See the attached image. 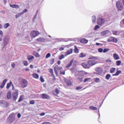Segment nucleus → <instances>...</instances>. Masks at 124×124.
<instances>
[{
	"label": "nucleus",
	"instance_id": "c85d7f7f",
	"mask_svg": "<svg viewBox=\"0 0 124 124\" xmlns=\"http://www.w3.org/2000/svg\"><path fill=\"white\" fill-rule=\"evenodd\" d=\"M23 15V13H18L16 15L15 17L16 18H18L19 17H20L21 15Z\"/></svg>",
	"mask_w": 124,
	"mask_h": 124
},
{
	"label": "nucleus",
	"instance_id": "393cba45",
	"mask_svg": "<svg viewBox=\"0 0 124 124\" xmlns=\"http://www.w3.org/2000/svg\"><path fill=\"white\" fill-rule=\"evenodd\" d=\"M70 70L71 72L73 73H75L76 72L77 70L75 68L73 67L70 69Z\"/></svg>",
	"mask_w": 124,
	"mask_h": 124
},
{
	"label": "nucleus",
	"instance_id": "b1692460",
	"mask_svg": "<svg viewBox=\"0 0 124 124\" xmlns=\"http://www.w3.org/2000/svg\"><path fill=\"white\" fill-rule=\"evenodd\" d=\"M80 73L81 74V75L83 76L87 74H88V75H90V74L89 73H88L87 72L83 71H80Z\"/></svg>",
	"mask_w": 124,
	"mask_h": 124
},
{
	"label": "nucleus",
	"instance_id": "cd10ccee",
	"mask_svg": "<svg viewBox=\"0 0 124 124\" xmlns=\"http://www.w3.org/2000/svg\"><path fill=\"white\" fill-rule=\"evenodd\" d=\"M12 84V82L10 81L9 83H8L7 84V86H6V88L7 89H8L9 88L10 86Z\"/></svg>",
	"mask_w": 124,
	"mask_h": 124
},
{
	"label": "nucleus",
	"instance_id": "dca6fc26",
	"mask_svg": "<svg viewBox=\"0 0 124 124\" xmlns=\"http://www.w3.org/2000/svg\"><path fill=\"white\" fill-rule=\"evenodd\" d=\"M36 40L40 42H43L45 41V39L43 38H40L36 39Z\"/></svg>",
	"mask_w": 124,
	"mask_h": 124
},
{
	"label": "nucleus",
	"instance_id": "f03ea898",
	"mask_svg": "<svg viewBox=\"0 0 124 124\" xmlns=\"http://www.w3.org/2000/svg\"><path fill=\"white\" fill-rule=\"evenodd\" d=\"M116 7L117 9L119 11L122 10L124 8L123 6L120 1L116 2Z\"/></svg>",
	"mask_w": 124,
	"mask_h": 124
},
{
	"label": "nucleus",
	"instance_id": "5fc2aeb1",
	"mask_svg": "<svg viewBox=\"0 0 124 124\" xmlns=\"http://www.w3.org/2000/svg\"><path fill=\"white\" fill-rule=\"evenodd\" d=\"M28 11V10L27 9H25L24 10H23L22 12V13H23V14H24V13H26Z\"/></svg>",
	"mask_w": 124,
	"mask_h": 124
},
{
	"label": "nucleus",
	"instance_id": "79ce46f5",
	"mask_svg": "<svg viewBox=\"0 0 124 124\" xmlns=\"http://www.w3.org/2000/svg\"><path fill=\"white\" fill-rule=\"evenodd\" d=\"M23 63L25 66H27L28 64V63L27 61H23Z\"/></svg>",
	"mask_w": 124,
	"mask_h": 124
},
{
	"label": "nucleus",
	"instance_id": "603ef678",
	"mask_svg": "<svg viewBox=\"0 0 124 124\" xmlns=\"http://www.w3.org/2000/svg\"><path fill=\"white\" fill-rule=\"evenodd\" d=\"M73 62V60H71L70 62L68 64H69V65L70 66L72 65V63Z\"/></svg>",
	"mask_w": 124,
	"mask_h": 124
},
{
	"label": "nucleus",
	"instance_id": "f3484780",
	"mask_svg": "<svg viewBox=\"0 0 124 124\" xmlns=\"http://www.w3.org/2000/svg\"><path fill=\"white\" fill-rule=\"evenodd\" d=\"M80 42L82 43H86L88 42V40L82 38L80 40Z\"/></svg>",
	"mask_w": 124,
	"mask_h": 124
},
{
	"label": "nucleus",
	"instance_id": "864d4df0",
	"mask_svg": "<svg viewBox=\"0 0 124 124\" xmlns=\"http://www.w3.org/2000/svg\"><path fill=\"white\" fill-rule=\"evenodd\" d=\"M98 50L99 52L100 53H101L103 51V49L102 48H100L98 49Z\"/></svg>",
	"mask_w": 124,
	"mask_h": 124
},
{
	"label": "nucleus",
	"instance_id": "49530a36",
	"mask_svg": "<svg viewBox=\"0 0 124 124\" xmlns=\"http://www.w3.org/2000/svg\"><path fill=\"white\" fill-rule=\"evenodd\" d=\"M51 56V54L50 53H48L46 55V58H48L50 57Z\"/></svg>",
	"mask_w": 124,
	"mask_h": 124
},
{
	"label": "nucleus",
	"instance_id": "f8f14e48",
	"mask_svg": "<svg viewBox=\"0 0 124 124\" xmlns=\"http://www.w3.org/2000/svg\"><path fill=\"white\" fill-rule=\"evenodd\" d=\"M41 97L43 99H48L49 97L48 94H42L41 95Z\"/></svg>",
	"mask_w": 124,
	"mask_h": 124
},
{
	"label": "nucleus",
	"instance_id": "9d476101",
	"mask_svg": "<svg viewBox=\"0 0 124 124\" xmlns=\"http://www.w3.org/2000/svg\"><path fill=\"white\" fill-rule=\"evenodd\" d=\"M90 66V67L91 66L97 63V62L96 61L90 60L88 61Z\"/></svg>",
	"mask_w": 124,
	"mask_h": 124
},
{
	"label": "nucleus",
	"instance_id": "13d9d810",
	"mask_svg": "<svg viewBox=\"0 0 124 124\" xmlns=\"http://www.w3.org/2000/svg\"><path fill=\"white\" fill-rule=\"evenodd\" d=\"M11 66L12 67L14 68L15 66V63H13L11 64Z\"/></svg>",
	"mask_w": 124,
	"mask_h": 124
},
{
	"label": "nucleus",
	"instance_id": "4d7b16f0",
	"mask_svg": "<svg viewBox=\"0 0 124 124\" xmlns=\"http://www.w3.org/2000/svg\"><path fill=\"white\" fill-rule=\"evenodd\" d=\"M90 78H86L84 80V82L85 83L88 80H89Z\"/></svg>",
	"mask_w": 124,
	"mask_h": 124
},
{
	"label": "nucleus",
	"instance_id": "ddd939ff",
	"mask_svg": "<svg viewBox=\"0 0 124 124\" xmlns=\"http://www.w3.org/2000/svg\"><path fill=\"white\" fill-rule=\"evenodd\" d=\"M27 81L25 80L24 79L22 80V85L23 87H26L27 85Z\"/></svg>",
	"mask_w": 124,
	"mask_h": 124
},
{
	"label": "nucleus",
	"instance_id": "72a5a7b5",
	"mask_svg": "<svg viewBox=\"0 0 124 124\" xmlns=\"http://www.w3.org/2000/svg\"><path fill=\"white\" fill-rule=\"evenodd\" d=\"M121 73V70H118L117 71L116 73L113 75V76H117L120 73Z\"/></svg>",
	"mask_w": 124,
	"mask_h": 124
},
{
	"label": "nucleus",
	"instance_id": "5701e85b",
	"mask_svg": "<svg viewBox=\"0 0 124 124\" xmlns=\"http://www.w3.org/2000/svg\"><path fill=\"white\" fill-rule=\"evenodd\" d=\"M95 70L98 73H101L102 71V69L100 67H98L95 69Z\"/></svg>",
	"mask_w": 124,
	"mask_h": 124
},
{
	"label": "nucleus",
	"instance_id": "c756f323",
	"mask_svg": "<svg viewBox=\"0 0 124 124\" xmlns=\"http://www.w3.org/2000/svg\"><path fill=\"white\" fill-rule=\"evenodd\" d=\"M89 108H90L93 110H97V108L95 107H94L93 106H91L89 107Z\"/></svg>",
	"mask_w": 124,
	"mask_h": 124
},
{
	"label": "nucleus",
	"instance_id": "338daca9",
	"mask_svg": "<svg viewBox=\"0 0 124 124\" xmlns=\"http://www.w3.org/2000/svg\"><path fill=\"white\" fill-rule=\"evenodd\" d=\"M17 116L18 118H20L21 116V115L19 113L17 114Z\"/></svg>",
	"mask_w": 124,
	"mask_h": 124
},
{
	"label": "nucleus",
	"instance_id": "f257e3e1",
	"mask_svg": "<svg viewBox=\"0 0 124 124\" xmlns=\"http://www.w3.org/2000/svg\"><path fill=\"white\" fill-rule=\"evenodd\" d=\"M15 118V117L13 113H12L10 114L8 118L7 121L9 124L12 122Z\"/></svg>",
	"mask_w": 124,
	"mask_h": 124
},
{
	"label": "nucleus",
	"instance_id": "3c124183",
	"mask_svg": "<svg viewBox=\"0 0 124 124\" xmlns=\"http://www.w3.org/2000/svg\"><path fill=\"white\" fill-rule=\"evenodd\" d=\"M100 26H99L98 25H96L95 26L94 28V29L95 30H96L99 28H100Z\"/></svg>",
	"mask_w": 124,
	"mask_h": 124
},
{
	"label": "nucleus",
	"instance_id": "c03bdc74",
	"mask_svg": "<svg viewBox=\"0 0 124 124\" xmlns=\"http://www.w3.org/2000/svg\"><path fill=\"white\" fill-rule=\"evenodd\" d=\"M33 78H39V77L38 75L36 73L33 74Z\"/></svg>",
	"mask_w": 124,
	"mask_h": 124
},
{
	"label": "nucleus",
	"instance_id": "6e6552de",
	"mask_svg": "<svg viewBox=\"0 0 124 124\" xmlns=\"http://www.w3.org/2000/svg\"><path fill=\"white\" fill-rule=\"evenodd\" d=\"M39 34V33L37 31H31V37H34L37 36Z\"/></svg>",
	"mask_w": 124,
	"mask_h": 124
},
{
	"label": "nucleus",
	"instance_id": "7ed1b4c3",
	"mask_svg": "<svg viewBox=\"0 0 124 124\" xmlns=\"http://www.w3.org/2000/svg\"><path fill=\"white\" fill-rule=\"evenodd\" d=\"M62 67L56 65L54 68V71L56 76H57L58 75V71L62 70Z\"/></svg>",
	"mask_w": 124,
	"mask_h": 124
},
{
	"label": "nucleus",
	"instance_id": "a18cd8bd",
	"mask_svg": "<svg viewBox=\"0 0 124 124\" xmlns=\"http://www.w3.org/2000/svg\"><path fill=\"white\" fill-rule=\"evenodd\" d=\"M118 31H112L113 34L116 35H117Z\"/></svg>",
	"mask_w": 124,
	"mask_h": 124
},
{
	"label": "nucleus",
	"instance_id": "bb28decb",
	"mask_svg": "<svg viewBox=\"0 0 124 124\" xmlns=\"http://www.w3.org/2000/svg\"><path fill=\"white\" fill-rule=\"evenodd\" d=\"M74 47L75 48L74 49V53L76 54L78 53L79 52L78 49L77 48V46H75Z\"/></svg>",
	"mask_w": 124,
	"mask_h": 124
},
{
	"label": "nucleus",
	"instance_id": "680f3d73",
	"mask_svg": "<svg viewBox=\"0 0 124 124\" xmlns=\"http://www.w3.org/2000/svg\"><path fill=\"white\" fill-rule=\"evenodd\" d=\"M2 92L1 91L0 92V99H1L2 97Z\"/></svg>",
	"mask_w": 124,
	"mask_h": 124
},
{
	"label": "nucleus",
	"instance_id": "f704fd0d",
	"mask_svg": "<svg viewBox=\"0 0 124 124\" xmlns=\"http://www.w3.org/2000/svg\"><path fill=\"white\" fill-rule=\"evenodd\" d=\"M55 62V59L54 58H52L51 59L50 61V64H53Z\"/></svg>",
	"mask_w": 124,
	"mask_h": 124
},
{
	"label": "nucleus",
	"instance_id": "c9c22d12",
	"mask_svg": "<svg viewBox=\"0 0 124 124\" xmlns=\"http://www.w3.org/2000/svg\"><path fill=\"white\" fill-rule=\"evenodd\" d=\"M80 72V71H79L78 70L75 73V75L76 76L79 75H81Z\"/></svg>",
	"mask_w": 124,
	"mask_h": 124
},
{
	"label": "nucleus",
	"instance_id": "1a4fd4ad",
	"mask_svg": "<svg viewBox=\"0 0 124 124\" xmlns=\"http://www.w3.org/2000/svg\"><path fill=\"white\" fill-rule=\"evenodd\" d=\"M18 95V94L16 92H15L13 93L12 94V99L15 101L17 99Z\"/></svg>",
	"mask_w": 124,
	"mask_h": 124
},
{
	"label": "nucleus",
	"instance_id": "0eeeda50",
	"mask_svg": "<svg viewBox=\"0 0 124 124\" xmlns=\"http://www.w3.org/2000/svg\"><path fill=\"white\" fill-rule=\"evenodd\" d=\"M81 65L85 68H89L90 67L88 61L87 62H84L82 63Z\"/></svg>",
	"mask_w": 124,
	"mask_h": 124
},
{
	"label": "nucleus",
	"instance_id": "e2e57ef3",
	"mask_svg": "<svg viewBox=\"0 0 124 124\" xmlns=\"http://www.w3.org/2000/svg\"><path fill=\"white\" fill-rule=\"evenodd\" d=\"M42 124H50L49 122H44L42 123Z\"/></svg>",
	"mask_w": 124,
	"mask_h": 124
},
{
	"label": "nucleus",
	"instance_id": "a19ab883",
	"mask_svg": "<svg viewBox=\"0 0 124 124\" xmlns=\"http://www.w3.org/2000/svg\"><path fill=\"white\" fill-rule=\"evenodd\" d=\"M79 56L80 57H84L85 56V55L83 53H82L80 54Z\"/></svg>",
	"mask_w": 124,
	"mask_h": 124
},
{
	"label": "nucleus",
	"instance_id": "a878e982",
	"mask_svg": "<svg viewBox=\"0 0 124 124\" xmlns=\"http://www.w3.org/2000/svg\"><path fill=\"white\" fill-rule=\"evenodd\" d=\"M71 46V44H70L67 46H65L64 45H63L62 46L64 47H61L59 49V50L60 51H62L64 49L65 47H69L68 46Z\"/></svg>",
	"mask_w": 124,
	"mask_h": 124
},
{
	"label": "nucleus",
	"instance_id": "37998d69",
	"mask_svg": "<svg viewBox=\"0 0 124 124\" xmlns=\"http://www.w3.org/2000/svg\"><path fill=\"white\" fill-rule=\"evenodd\" d=\"M60 74L64 75L65 74V71L62 70H60Z\"/></svg>",
	"mask_w": 124,
	"mask_h": 124
},
{
	"label": "nucleus",
	"instance_id": "4c0bfd02",
	"mask_svg": "<svg viewBox=\"0 0 124 124\" xmlns=\"http://www.w3.org/2000/svg\"><path fill=\"white\" fill-rule=\"evenodd\" d=\"M9 26V23H7L5 24L4 25V28H7Z\"/></svg>",
	"mask_w": 124,
	"mask_h": 124
},
{
	"label": "nucleus",
	"instance_id": "6e6d98bb",
	"mask_svg": "<svg viewBox=\"0 0 124 124\" xmlns=\"http://www.w3.org/2000/svg\"><path fill=\"white\" fill-rule=\"evenodd\" d=\"M37 16V14H35L34 16L33 19V22H34L35 21V20Z\"/></svg>",
	"mask_w": 124,
	"mask_h": 124
},
{
	"label": "nucleus",
	"instance_id": "ea45409f",
	"mask_svg": "<svg viewBox=\"0 0 124 124\" xmlns=\"http://www.w3.org/2000/svg\"><path fill=\"white\" fill-rule=\"evenodd\" d=\"M65 57L64 56L63 54H62L60 56L59 58V59L60 60H61L62 59L64 58Z\"/></svg>",
	"mask_w": 124,
	"mask_h": 124
},
{
	"label": "nucleus",
	"instance_id": "412c9836",
	"mask_svg": "<svg viewBox=\"0 0 124 124\" xmlns=\"http://www.w3.org/2000/svg\"><path fill=\"white\" fill-rule=\"evenodd\" d=\"M73 49L70 48L66 52V54L68 55L71 54L73 52Z\"/></svg>",
	"mask_w": 124,
	"mask_h": 124
},
{
	"label": "nucleus",
	"instance_id": "69168bd1",
	"mask_svg": "<svg viewBox=\"0 0 124 124\" xmlns=\"http://www.w3.org/2000/svg\"><path fill=\"white\" fill-rule=\"evenodd\" d=\"M8 43V42H5L4 43V47H5V46H6Z\"/></svg>",
	"mask_w": 124,
	"mask_h": 124
},
{
	"label": "nucleus",
	"instance_id": "de8ad7c7",
	"mask_svg": "<svg viewBox=\"0 0 124 124\" xmlns=\"http://www.w3.org/2000/svg\"><path fill=\"white\" fill-rule=\"evenodd\" d=\"M94 80L97 82H99L100 81V79L99 78H96L94 79Z\"/></svg>",
	"mask_w": 124,
	"mask_h": 124
},
{
	"label": "nucleus",
	"instance_id": "bf43d9fd",
	"mask_svg": "<svg viewBox=\"0 0 124 124\" xmlns=\"http://www.w3.org/2000/svg\"><path fill=\"white\" fill-rule=\"evenodd\" d=\"M82 88V87H78L76 88V89L77 90H79L81 89Z\"/></svg>",
	"mask_w": 124,
	"mask_h": 124
},
{
	"label": "nucleus",
	"instance_id": "052dcab7",
	"mask_svg": "<svg viewBox=\"0 0 124 124\" xmlns=\"http://www.w3.org/2000/svg\"><path fill=\"white\" fill-rule=\"evenodd\" d=\"M45 113L44 112H42L41 113L39 114V115L40 116H44L45 115Z\"/></svg>",
	"mask_w": 124,
	"mask_h": 124
},
{
	"label": "nucleus",
	"instance_id": "423d86ee",
	"mask_svg": "<svg viewBox=\"0 0 124 124\" xmlns=\"http://www.w3.org/2000/svg\"><path fill=\"white\" fill-rule=\"evenodd\" d=\"M108 41L109 42H113L116 43L117 41V39L113 37H109L108 39Z\"/></svg>",
	"mask_w": 124,
	"mask_h": 124
},
{
	"label": "nucleus",
	"instance_id": "0e129e2a",
	"mask_svg": "<svg viewBox=\"0 0 124 124\" xmlns=\"http://www.w3.org/2000/svg\"><path fill=\"white\" fill-rule=\"evenodd\" d=\"M40 80L41 82H43L44 81V80L43 79V78H40Z\"/></svg>",
	"mask_w": 124,
	"mask_h": 124
},
{
	"label": "nucleus",
	"instance_id": "2f4dec72",
	"mask_svg": "<svg viewBox=\"0 0 124 124\" xmlns=\"http://www.w3.org/2000/svg\"><path fill=\"white\" fill-rule=\"evenodd\" d=\"M33 54L36 57H39L40 56V55L39 53L37 52H33Z\"/></svg>",
	"mask_w": 124,
	"mask_h": 124
},
{
	"label": "nucleus",
	"instance_id": "58836bf2",
	"mask_svg": "<svg viewBox=\"0 0 124 124\" xmlns=\"http://www.w3.org/2000/svg\"><path fill=\"white\" fill-rule=\"evenodd\" d=\"M116 70V68H111L110 70V72L111 73H113Z\"/></svg>",
	"mask_w": 124,
	"mask_h": 124
},
{
	"label": "nucleus",
	"instance_id": "6ab92c4d",
	"mask_svg": "<svg viewBox=\"0 0 124 124\" xmlns=\"http://www.w3.org/2000/svg\"><path fill=\"white\" fill-rule=\"evenodd\" d=\"M109 32V31L108 30H106L102 31L101 34L103 36H105L107 34H108Z\"/></svg>",
	"mask_w": 124,
	"mask_h": 124
},
{
	"label": "nucleus",
	"instance_id": "774afa93",
	"mask_svg": "<svg viewBox=\"0 0 124 124\" xmlns=\"http://www.w3.org/2000/svg\"><path fill=\"white\" fill-rule=\"evenodd\" d=\"M111 77V75L109 74H107L105 78H110Z\"/></svg>",
	"mask_w": 124,
	"mask_h": 124
},
{
	"label": "nucleus",
	"instance_id": "9b49d317",
	"mask_svg": "<svg viewBox=\"0 0 124 124\" xmlns=\"http://www.w3.org/2000/svg\"><path fill=\"white\" fill-rule=\"evenodd\" d=\"M64 80L66 83L67 85L70 86L72 85V83L71 81L67 79V78H65L64 79Z\"/></svg>",
	"mask_w": 124,
	"mask_h": 124
},
{
	"label": "nucleus",
	"instance_id": "20e7f679",
	"mask_svg": "<svg viewBox=\"0 0 124 124\" xmlns=\"http://www.w3.org/2000/svg\"><path fill=\"white\" fill-rule=\"evenodd\" d=\"M97 24L100 25H102L104 24L105 22V20L103 18H99L97 20Z\"/></svg>",
	"mask_w": 124,
	"mask_h": 124
},
{
	"label": "nucleus",
	"instance_id": "aec40b11",
	"mask_svg": "<svg viewBox=\"0 0 124 124\" xmlns=\"http://www.w3.org/2000/svg\"><path fill=\"white\" fill-rule=\"evenodd\" d=\"M10 7L13 8H19V5L16 4L11 5L10 4Z\"/></svg>",
	"mask_w": 124,
	"mask_h": 124
},
{
	"label": "nucleus",
	"instance_id": "473e14b6",
	"mask_svg": "<svg viewBox=\"0 0 124 124\" xmlns=\"http://www.w3.org/2000/svg\"><path fill=\"white\" fill-rule=\"evenodd\" d=\"M54 92L56 93V94H54L56 96L59 93V90L57 88H56V89L54 90Z\"/></svg>",
	"mask_w": 124,
	"mask_h": 124
},
{
	"label": "nucleus",
	"instance_id": "8fccbe9b",
	"mask_svg": "<svg viewBox=\"0 0 124 124\" xmlns=\"http://www.w3.org/2000/svg\"><path fill=\"white\" fill-rule=\"evenodd\" d=\"M23 100V97H22V96H21L19 99L18 102H20Z\"/></svg>",
	"mask_w": 124,
	"mask_h": 124
},
{
	"label": "nucleus",
	"instance_id": "2eb2a0df",
	"mask_svg": "<svg viewBox=\"0 0 124 124\" xmlns=\"http://www.w3.org/2000/svg\"><path fill=\"white\" fill-rule=\"evenodd\" d=\"M49 72L51 74L52 77L53 78H55L53 70L52 69L50 68L48 69Z\"/></svg>",
	"mask_w": 124,
	"mask_h": 124
},
{
	"label": "nucleus",
	"instance_id": "4468645a",
	"mask_svg": "<svg viewBox=\"0 0 124 124\" xmlns=\"http://www.w3.org/2000/svg\"><path fill=\"white\" fill-rule=\"evenodd\" d=\"M7 81V80L6 79H5L3 80L0 85V88H2L4 87Z\"/></svg>",
	"mask_w": 124,
	"mask_h": 124
},
{
	"label": "nucleus",
	"instance_id": "7c9ffc66",
	"mask_svg": "<svg viewBox=\"0 0 124 124\" xmlns=\"http://www.w3.org/2000/svg\"><path fill=\"white\" fill-rule=\"evenodd\" d=\"M96 18L95 16H93L92 17V22L93 23H95Z\"/></svg>",
	"mask_w": 124,
	"mask_h": 124
},
{
	"label": "nucleus",
	"instance_id": "e433bc0d",
	"mask_svg": "<svg viewBox=\"0 0 124 124\" xmlns=\"http://www.w3.org/2000/svg\"><path fill=\"white\" fill-rule=\"evenodd\" d=\"M121 62L120 61H117L116 62V64L117 66L120 65L121 63Z\"/></svg>",
	"mask_w": 124,
	"mask_h": 124
},
{
	"label": "nucleus",
	"instance_id": "a211bd4d",
	"mask_svg": "<svg viewBox=\"0 0 124 124\" xmlns=\"http://www.w3.org/2000/svg\"><path fill=\"white\" fill-rule=\"evenodd\" d=\"M113 57L115 59L118 60L120 59V57L118 55L116 54H114L113 55Z\"/></svg>",
	"mask_w": 124,
	"mask_h": 124
},
{
	"label": "nucleus",
	"instance_id": "39448f33",
	"mask_svg": "<svg viewBox=\"0 0 124 124\" xmlns=\"http://www.w3.org/2000/svg\"><path fill=\"white\" fill-rule=\"evenodd\" d=\"M0 105L3 107H6L8 106V102L0 100Z\"/></svg>",
	"mask_w": 124,
	"mask_h": 124
},
{
	"label": "nucleus",
	"instance_id": "09e8293b",
	"mask_svg": "<svg viewBox=\"0 0 124 124\" xmlns=\"http://www.w3.org/2000/svg\"><path fill=\"white\" fill-rule=\"evenodd\" d=\"M109 50V49L108 48H105L103 50V52L104 53H106Z\"/></svg>",
	"mask_w": 124,
	"mask_h": 124
},
{
	"label": "nucleus",
	"instance_id": "4be33fe9",
	"mask_svg": "<svg viewBox=\"0 0 124 124\" xmlns=\"http://www.w3.org/2000/svg\"><path fill=\"white\" fill-rule=\"evenodd\" d=\"M11 92L10 91H9L7 94V98L8 99H9L11 98Z\"/></svg>",
	"mask_w": 124,
	"mask_h": 124
}]
</instances>
